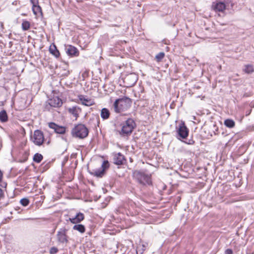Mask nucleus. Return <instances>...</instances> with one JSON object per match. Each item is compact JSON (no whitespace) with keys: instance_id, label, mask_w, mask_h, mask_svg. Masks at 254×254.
Listing matches in <instances>:
<instances>
[{"instance_id":"obj_1","label":"nucleus","mask_w":254,"mask_h":254,"mask_svg":"<svg viewBox=\"0 0 254 254\" xmlns=\"http://www.w3.org/2000/svg\"><path fill=\"white\" fill-rule=\"evenodd\" d=\"M131 100L127 97H124L115 100L113 107L115 112L120 113L128 110L131 106Z\"/></svg>"},{"instance_id":"obj_2","label":"nucleus","mask_w":254,"mask_h":254,"mask_svg":"<svg viewBox=\"0 0 254 254\" xmlns=\"http://www.w3.org/2000/svg\"><path fill=\"white\" fill-rule=\"evenodd\" d=\"M132 176L133 178L142 185H150L152 184L151 175L146 174L143 172L137 170L134 171Z\"/></svg>"},{"instance_id":"obj_3","label":"nucleus","mask_w":254,"mask_h":254,"mask_svg":"<svg viewBox=\"0 0 254 254\" xmlns=\"http://www.w3.org/2000/svg\"><path fill=\"white\" fill-rule=\"evenodd\" d=\"M122 129L120 133L123 136H127L132 132L135 124L132 119H128L122 124Z\"/></svg>"},{"instance_id":"obj_4","label":"nucleus","mask_w":254,"mask_h":254,"mask_svg":"<svg viewBox=\"0 0 254 254\" xmlns=\"http://www.w3.org/2000/svg\"><path fill=\"white\" fill-rule=\"evenodd\" d=\"M71 133L73 136L84 138L88 135V130L84 125L78 124L73 128Z\"/></svg>"},{"instance_id":"obj_5","label":"nucleus","mask_w":254,"mask_h":254,"mask_svg":"<svg viewBox=\"0 0 254 254\" xmlns=\"http://www.w3.org/2000/svg\"><path fill=\"white\" fill-rule=\"evenodd\" d=\"M32 141L38 146L41 145L44 141V136L42 131L40 130H36L34 132L32 137Z\"/></svg>"},{"instance_id":"obj_6","label":"nucleus","mask_w":254,"mask_h":254,"mask_svg":"<svg viewBox=\"0 0 254 254\" xmlns=\"http://www.w3.org/2000/svg\"><path fill=\"white\" fill-rule=\"evenodd\" d=\"M67 230L64 228L61 229L57 234L58 242L61 243H66L68 242V237L66 235Z\"/></svg>"},{"instance_id":"obj_7","label":"nucleus","mask_w":254,"mask_h":254,"mask_svg":"<svg viewBox=\"0 0 254 254\" xmlns=\"http://www.w3.org/2000/svg\"><path fill=\"white\" fill-rule=\"evenodd\" d=\"M138 80L137 75L134 73H130L125 77L124 82L128 87L134 85Z\"/></svg>"},{"instance_id":"obj_8","label":"nucleus","mask_w":254,"mask_h":254,"mask_svg":"<svg viewBox=\"0 0 254 254\" xmlns=\"http://www.w3.org/2000/svg\"><path fill=\"white\" fill-rule=\"evenodd\" d=\"M113 155V162L114 164L120 165L124 163L125 158L124 156L121 153H114Z\"/></svg>"},{"instance_id":"obj_9","label":"nucleus","mask_w":254,"mask_h":254,"mask_svg":"<svg viewBox=\"0 0 254 254\" xmlns=\"http://www.w3.org/2000/svg\"><path fill=\"white\" fill-rule=\"evenodd\" d=\"M65 53L70 57H76L79 55V51L74 46L71 45H67L65 48Z\"/></svg>"},{"instance_id":"obj_10","label":"nucleus","mask_w":254,"mask_h":254,"mask_svg":"<svg viewBox=\"0 0 254 254\" xmlns=\"http://www.w3.org/2000/svg\"><path fill=\"white\" fill-rule=\"evenodd\" d=\"M177 132L179 136L183 139L186 138L189 134V129L184 124L179 126Z\"/></svg>"},{"instance_id":"obj_11","label":"nucleus","mask_w":254,"mask_h":254,"mask_svg":"<svg viewBox=\"0 0 254 254\" xmlns=\"http://www.w3.org/2000/svg\"><path fill=\"white\" fill-rule=\"evenodd\" d=\"M49 127L53 129L56 133L59 134H64L65 131V128L64 127L60 126L54 123H49Z\"/></svg>"},{"instance_id":"obj_12","label":"nucleus","mask_w":254,"mask_h":254,"mask_svg":"<svg viewBox=\"0 0 254 254\" xmlns=\"http://www.w3.org/2000/svg\"><path fill=\"white\" fill-rule=\"evenodd\" d=\"M48 103L51 107L58 108L62 105L63 102L62 100L58 97H54L49 100Z\"/></svg>"},{"instance_id":"obj_13","label":"nucleus","mask_w":254,"mask_h":254,"mask_svg":"<svg viewBox=\"0 0 254 254\" xmlns=\"http://www.w3.org/2000/svg\"><path fill=\"white\" fill-rule=\"evenodd\" d=\"M78 98L79 100L81 101L82 104L85 106H90L94 104V102L92 100L86 97L84 95H79Z\"/></svg>"},{"instance_id":"obj_14","label":"nucleus","mask_w":254,"mask_h":254,"mask_svg":"<svg viewBox=\"0 0 254 254\" xmlns=\"http://www.w3.org/2000/svg\"><path fill=\"white\" fill-rule=\"evenodd\" d=\"M84 218V214L82 213L79 212L76 214V216L73 218H69V221L73 224H76L80 223Z\"/></svg>"},{"instance_id":"obj_15","label":"nucleus","mask_w":254,"mask_h":254,"mask_svg":"<svg viewBox=\"0 0 254 254\" xmlns=\"http://www.w3.org/2000/svg\"><path fill=\"white\" fill-rule=\"evenodd\" d=\"M213 9L216 11L223 12L226 7V4L223 2H218L213 4Z\"/></svg>"},{"instance_id":"obj_16","label":"nucleus","mask_w":254,"mask_h":254,"mask_svg":"<svg viewBox=\"0 0 254 254\" xmlns=\"http://www.w3.org/2000/svg\"><path fill=\"white\" fill-rule=\"evenodd\" d=\"M68 111L76 119L78 117L79 113L81 112V109L79 107L74 106L69 108Z\"/></svg>"},{"instance_id":"obj_17","label":"nucleus","mask_w":254,"mask_h":254,"mask_svg":"<svg viewBox=\"0 0 254 254\" xmlns=\"http://www.w3.org/2000/svg\"><path fill=\"white\" fill-rule=\"evenodd\" d=\"M50 52L56 58H59L60 54L55 45H51L49 49Z\"/></svg>"},{"instance_id":"obj_18","label":"nucleus","mask_w":254,"mask_h":254,"mask_svg":"<svg viewBox=\"0 0 254 254\" xmlns=\"http://www.w3.org/2000/svg\"><path fill=\"white\" fill-rule=\"evenodd\" d=\"M110 113L109 110L107 108H103L101 111V117L103 120H107L110 117Z\"/></svg>"},{"instance_id":"obj_19","label":"nucleus","mask_w":254,"mask_h":254,"mask_svg":"<svg viewBox=\"0 0 254 254\" xmlns=\"http://www.w3.org/2000/svg\"><path fill=\"white\" fill-rule=\"evenodd\" d=\"M90 174L97 177H102L104 175V169L94 170L92 172H90Z\"/></svg>"},{"instance_id":"obj_20","label":"nucleus","mask_w":254,"mask_h":254,"mask_svg":"<svg viewBox=\"0 0 254 254\" xmlns=\"http://www.w3.org/2000/svg\"><path fill=\"white\" fill-rule=\"evenodd\" d=\"M32 10L34 14L36 15H37L39 14H42V9L39 5V3L37 4L32 5Z\"/></svg>"},{"instance_id":"obj_21","label":"nucleus","mask_w":254,"mask_h":254,"mask_svg":"<svg viewBox=\"0 0 254 254\" xmlns=\"http://www.w3.org/2000/svg\"><path fill=\"white\" fill-rule=\"evenodd\" d=\"M243 70L245 72L250 74L254 71V67L252 64H246L244 66Z\"/></svg>"},{"instance_id":"obj_22","label":"nucleus","mask_w":254,"mask_h":254,"mask_svg":"<svg viewBox=\"0 0 254 254\" xmlns=\"http://www.w3.org/2000/svg\"><path fill=\"white\" fill-rule=\"evenodd\" d=\"M73 229L78 231V232L83 233L85 231V228L84 225L82 224L75 225L73 227Z\"/></svg>"},{"instance_id":"obj_23","label":"nucleus","mask_w":254,"mask_h":254,"mask_svg":"<svg viewBox=\"0 0 254 254\" xmlns=\"http://www.w3.org/2000/svg\"><path fill=\"white\" fill-rule=\"evenodd\" d=\"M0 121L2 122H5L7 121V115L5 110L0 112Z\"/></svg>"},{"instance_id":"obj_24","label":"nucleus","mask_w":254,"mask_h":254,"mask_svg":"<svg viewBox=\"0 0 254 254\" xmlns=\"http://www.w3.org/2000/svg\"><path fill=\"white\" fill-rule=\"evenodd\" d=\"M224 125L228 127L232 128L235 126V122L231 119H227L224 121Z\"/></svg>"},{"instance_id":"obj_25","label":"nucleus","mask_w":254,"mask_h":254,"mask_svg":"<svg viewBox=\"0 0 254 254\" xmlns=\"http://www.w3.org/2000/svg\"><path fill=\"white\" fill-rule=\"evenodd\" d=\"M21 26L23 30H28L30 28V23L29 21L24 20L22 22Z\"/></svg>"},{"instance_id":"obj_26","label":"nucleus","mask_w":254,"mask_h":254,"mask_svg":"<svg viewBox=\"0 0 254 254\" xmlns=\"http://www.w3.org/2000/svg\"><path fill=\"white\" fill-rule=\"evenodd\" d=\"M43 159V156L39 153H36L33 157V160L36 163H40Z\"/></svg>"},{"instance_id":"obj_27","label":"nucleus","mask_w":254,"mask_h":254,"mask_svg":"<svg viewBox=\"0 0 254 254\" xmlns=\"http://www.w3.org/2000/svg\"><path fill=\"white\" fill-rule=\"evenodd\" d=\"M165 54L164 52H160L156 55L155 58L158 62L161 61L164 57Z\"/></svg>"},{"instance_id":"obj_28","label":"nucleus","mask_w":254,"mask_h":254,"mask_svg":"<svg viewBox=\"0 0 254 254\" xmlns=\"http://www.w3.org/2000/svg\"><path fill=\"white\" fill-rule=\"evenodd\" d=\"M20 202L23 206H26L29 203V200L28 198H23L20 200Z\"/></svg>"},{"instance_id":"obj_29","label":"nucleus","mask_w":254,"mask_h":254,"mask_svg":"<svg viewBox=\"0 0 254 254\" xmlns=\"http://www.w3.org/2000/svg\"><path fill=\"white\" fill-rule=\"evenodd\" d=\"M109 166V163L108 161H104L101 166V169H104V172L105 173V170L107 169Z\"/></svg>"},{"instance_id":"obj_30","label":"nucleus","mask_w":254,"mask_h":254,"mask_svg":"<svg viewBox=\"0 0 254 254\" xmlns=\"http://www.w3.org/2000/svg\"><path fill=\"white\" fill-rule=\"evenodd\" d=\"M58 250L56 247H52V248H51V249H50V253L51 254H56V253H57L58 252Z\"/></svg>"},{"instance_id":"obj_31","label":"nucleus","mask_w":254,"mask_h":254,"mask_svg":"<svg viewBox=\"0 0 254 254\" xmlns=\"http://www.w3.org/2000/svg\"><path fill=\"white\" fill-rule=\"evenodd\" d=\"M185 142L188 144L190 145H192L194 143V141L192 139H190L188 140V141H185Z\"/></svg>"},{"instance_id":"obj_32","label":"nucleus","mask_w":254,"mask_h":254,"mask_svg":"<svg viewBox=\"0 0 254 254\" xmlns=\"http://www.w3.org/2000/svg\"><path fill=\"white\" fill-rule=\"evenodd\" d=\"M30 0L31 3L32 4V5L37 4L39 3L38 0Z\"/></svg>"},{"instance_id":"obj_33","label":"nucleus","mask_w":254,"mask_h":254,"mask_svg":"<svg viewBox=\"0 0 254 254\" xmlns=\"http://www.w3.org/2000/svg\"><path fill=\"white\" fill-rule=\"evenodd\" d=\"M225 254H233V251L231 249H227L225 251Z\"/></svg>"},{"instance_id":"obj_34","label":"nucleus","mask_w":254,"mask_h":254,"mask_svg":"<svg viewBox=\"0 0 254 254\" xmlns=\"http://www.w3.org/2000/svg\"><path fill=\"white\" fill-rule=\"evenodd\" d=\"M3 196V193L2 189L0 188V199L2 198Z\"/></svg>"},{"instance_id":"obj_35","label":"nucleus","mask_w":254,"mask_h":254,"mask_svg":"<svg viewBox=\"0 0 254 254\" xmlns=\"http://www.w3.org/2000/svg\"><path fill=\"white\" fill-rule=\"evenodd\" d=\"M2 172L0 170V182L2 180Z\"/></svg>"},{"instance_id":"obj_36","label":"nucleus","mask_w":254,"mask_h":254,"mask_svg":"<svg viewBox=\"0 0 254 254\" xmlns=\"http://www.w3.org/2000/svg\"><path fill=\"white\" fill-rule=\"evenodd\" d=\"M233 5H234V3H233V1H232V3H231V6H232V7H233Z\"/></svg>"}]
</instances>
